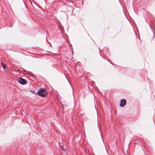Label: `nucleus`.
Instances as JSON below:
<instances>
[{
  "mask_svg": "<svg viewBox=\"0 0 155 155\" xmlns=\"http://www.w3.org/2000/svg\"><path fill=\"white\" fill-rule=\"evenodd\" d=\"M2 65V66L3 69H5L6 68V66L2 62L1 63Z\"/></svg>",
  "mask_w": 155,
  "mask_h": 155,
  "instance_id": "5",
  "label": "nucleus"
},
{
  "mask_svg": "<svg viewBox=\"0 0 155 155\" xmlns=\"http://www.w3.org/2000/svg\"><path fill=\"white\" fill-rule=\"evenodd\" d=\"M126 104V101L125 99H123L121 100L120 106L123 107H124Z\"/></svg>",
  "mask_w": 155,
  "mask_h": 155,
  "instance_id": "3",
  "label": "nucleus"
},
{
  "mask_svg": "<svg viewBox=\"0 0 155 155\" xmlns=\"http://www.w3.org/2000/svg\"><path fill=\"white\" fill-rule=\"evenodd\" d=\"M37 94L39 96L42 97H44L45 96L46 92L44 88H41L39 89L37 92Z\"/></svg>",
  "mask_w": 155,
  "mask_h": 155,
  "instance_id": "1",
  "label": "nucleus"
},
{
  "mask_svg": "<svg viewBox=\"0 0 155 155\" xmlns=\"http://www.w3.org/2000/svg\"><path fill=\"white\" fill-rule=\"evenodd\" d=\"M99 130L100 131V133H101V130H100V128H99Z\"/></svg>",
  "mask_w": 155,
  "mask_h": 155,
  "instance_id": "6",
  "label": "nucleus"
},
{
  "mask_svg": "<svg viewBox=\"0 0 155 155\" xmlns=\"http://www.w3.org/2000/svg\"><path fill=\"white\" fill-rule=\"evenodd\" d=\"M18 81L22 85H25L27 83V81L21 78H20L18 79Z\"/></svg>",
  "mask_w": 155,
  "mask_h": 155,
  "instance_id": "2",
  "label": "nucleus"
},
{
  "mask_svg": "<svg viewBox=\"0 0 155 155\" xmlns=\"http://www.w3.org/2000/svg\"><path fill=\"white\" fill-rule=\"evenodd\" d=\"M60 148L61 149L63 150L64 151H66V150L63 147V145H61L60 146Z\"/></svg>",
  "mask_w": 155,
  "mask_h": 155,
  "instance_id": "4",
  "label": "nucleus"
}]
</instances>
